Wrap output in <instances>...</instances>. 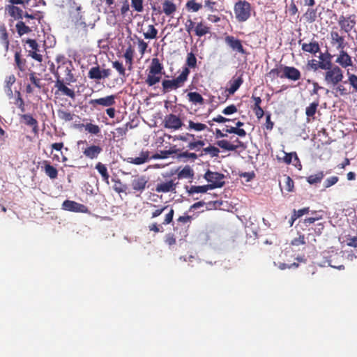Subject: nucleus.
<instances>
[{
	"mask_svg": "<svg viewBox=\"0 0 357 357\" xmlns=\"http://www.w3.org/2000/svg\"><path fill=\"white\" fill-rule=\"evenodd\" d=\"M328 63L326 65L328 68L324 69L326 70L324 81L327 86L334 88L342 81L344 78L343 70L340 66L333 65L331 61H328Z\"/></svg>",
	"mask_w": 357,
	"mask_h": 357,
	"instance_id": "obj_1",
	"label": "nucleus"
},
{
	"mask_svg": "<svg viewBox=\"0 0 357 357\" xmlns=\"http://www.w3.org/2000/svg\"><path fill=\"white\" fill-rule=\"evenodd\" d=\"M56 61L59 65L56 70L59 72L60 70L63 73L65 77L63 79H64L68 84H70L71 83L76 82L75 75L73 73V71L75 70L73 62L63 56H58ZM52 70H55L54 65H52L51 68V71Z\"/></svg>",
	"mask_w": 357,
	"mask_h": 357,
	"instance_id": "obj_2",
	"label": "nucleus"
},
{
	"mask_svg": "<svg viewBox=\"0 0 357 357\" xmlns=\"http://www.w3.org/2000/svg\"><path fill=\"white\" fill-rule=\"evenodd\" d=\"M190 70L188 68H184L181 73L176 78L172 79H164L162 82V92L164 93H168L172 90H176L183 86L184 83L187 81Z\"/></svg>",
	"mask_w": 357,
	"mask_h": 357,
	"instance_id": "obj_3",
	"label": "nucleus"
},
{
	"mask_svg": "<svg viewBox=\"0 0 357 357\" xmlns=\"http://www.w3.org/2000/svg\"><path fill=\"white\" fill-rule=\"evenodd\" d=\"M163 66L158 58H153L145 80L149 86H152L160 81Z\"/></svg>",
	"mask_w": 357,
	"mask_h": 357,
	"instance_id": "obj_4",
	"label": "nucleus"
},
{
	"mask_svg": "<svg viewBox=\"0 0 357 357\" xmlns=\"http://www.w3.org/2000/svg\"><path fill=\"white\" fill-rule=\"evenodd\" d=\"M270 74L276 75L280 78H287L291 81H297L301 79V73L298 69L293 66H281L278 68H273Z\"/></svg>",
	"mask_w": 357,
	"mask_h": 357,
	"instance_id": "obj_5",
	"label": "nucleus"
},
{
	"mask_svg": "<svg viewBox=\"0 0 357 357\" xmlns=\"http://www.w3.org/2000/svg\"><path fill=\"white\" fill-rule=\"evenodd\" d=\"M234 11L238 22H245L251 16V4L245 0H240L234 4Z\"/></svg>",
	"mask_w": 357,
	"mask_h": 357,
	"instance_id": "obj_6",
	"label": "nucleus"
},
{
	"mask_svg": "<svg viewBox=\"0 0 357 357\" xmlns=\"http://www.w3.org/2000/svg\"><path fill=\"white\" fill-rule=\"evenodd\" d=\"M56 81L54 83V88L56 89L55 94H59L62 96H66L71 99L74 100L76 97L75 92L73 89L68 87V85L64 79L61 77L60 73L57 70H52Z\"/></svg>",
	"mask_w": 357,
	"mask_h": 357,
	"instance_id": "obj_7",
	"label": "nucleus"
},
{
	"mask_svg": "<svg viewBox=\"0 0 357 357\" xmlns=\"http://www.w3.org/2000/svg\"><path fill=\"white\" fill-rule=\"evenodd\" d=\"M149 178L146 175L136 174L132 176L130 186L132 192L141 195L148 187Z\"/></svg>",
	"mask_w": 357,
	"mask_h": 357,
	"instance_id": "obj_8",
	"label": "nucleus"
},
{
	"mask_svg": "<svg viewBox=\"0 0 357 357\" xmlns=\"http://www.w3.org/2000/svg\"><path fill=\"white\" fill-rule=\"evenodd\" d=\"M204 178L210 183L208 185L211 190L222 188L225 185V181L223 180L225 176L221 173L212 172L208 169L205 173Z\"/></svg>",
	"mask_w": 357,
	"mask_h": 357,
	"instance_id": "obj_9",
	"label": "nucleus"
},
{
	"mask_svg": "<svg viewBox=\"0 0 357 357\" xmlns=\"http://www.w3.org/2000/svg\"><path fill=\"white\" fill-rule=\"evenodd\" d=\"M162 125L165 128L173 130H178L184 126L181 118L174 114H167L162 121Z\"/></svg>",
	"mask_w": 357,
	"mask_h": 357,
	"instance_id": "obj_10",
	"label": "nucleus"
},
{
	"mask_svg": "<svg viewBox=\"0 0 357 357\" xmlns=\"http://www.w3.org/2000/svg\"><path fill=\"white\" fill-rule=\"evenodd\" d=\"M112 74L109 68L101 69L98 64L91 67L88 72V77L91 79L99 81L108 78Z\"/></svg>",
	"mask_w": 357,
	"mask_h": 357,
	"instance_id": "obj_11",
	"label": "nucleus"
},
{
	"mask_svg": "<svg viewBox=\"0 0 357 357\" xmlns=\"http://www.w3.org/2000/svg\"><path fill=\"white\" fill-rule=\"evenodd\" d=\"M116 95L112 94L100 98L91 99L89 100V104L96 109H98V106L104 107H112L116 104Z\"/></svg>",
	"mask_w": 357,
	"mask_h": 357,
	"instance_id": "obj_12",
	"label": "nucleus"
},
{
	"mask_svg": "<svg viewBox=\"0 0 357 357\" xmlns=\"http://www.w3.org/2000/svg\"><path fill=\"white\" fill-rule=\"evenodd\" d=\"M177 184L174 179H165L157 183L155 190L159 193L176 192Z\"/></svg>",
	"mask_w": 357,
	"mask_h": 357,
	"instance_id": "obj_13",
	"label": "nucleus"
},
{
	"mask_svg": "<svg viewBox=\"0 0 357 357\" xmlns=\"http://www.w3.org/2000/svg\"><path fill=\"white\" fill-rule=\"evenodd\" d=\"M331 36V44L337 50L342 51L345 50L348 43L345 40L344 36L340 35L337 31H331L330 33Z\"/></svg>",
	"mask_w": 357,
	"mask_h": 357,
	"instance_id": "obj_14",
	"label": "nucleus"
},
{
	"mask_svg": "<svg viewBox=\"0 0 357 357\" xmlns=\"http://www.w3.org/2000/svg\"><path fill=\"white\" fill-rule=\"evenodd\" d=\"M226 44L234 51L243 55L248 54L246 50L242 45V42L238 38L232 36H226L225 38Z\"/></svg>",
	"mask_w": 357,
	"mask_h": 357,
	"instance_id": "obj_15",
	"label": "nucleus"
},
{
	"mask_svg": "<svg viewBox=\"0 0 357 357\" xmlns=\"http://www.w3.org/2000/svg\"><path fill=\"white\" fill-rule=\"evenodd\" d=\"M338 24L342 31L347 33H349L356 25L354 15H349L348 17L341 15L338 20Z\"/></svg>",
	"mask_w": 357,
	"mask_h": 357,
	"instance_id": "obj_16",
	"label": "nucleus"
},
{
	"mask_svg": "<svg viewBox=\"0 0 357 357\" xmlns=\"http://www.w3.org/2000/svg\"><path fill=\"white\" fill-rule=\"evenodd\" d=\"M62 208L77 213H87L89 211L85 205L71 200H65L62 204Z\"/></svg>",
	"mask_w": 357,
	"mask_h": 357,
	"instance_id": "obj_17",
	"label": "nucleus"
},
{
	"mask_svg": "<svg viewBox=\"0 0 357 357\" xmlns=\"http://www.w3.org/2000/svg\"><path fill=\"white\" fill-rule=\"evenodd\" d=\"M102 148L99 145H90L83 150L84 156L90 160L97 159L102 153Z\"/></svg>",
	"mask_w": 357,
	"mask_h": 357,
	"instance_id": "obj_18",
	"label": "nucleus"
},
{
	"mask_svg": "<svg viewBox=\"0 0 357 357\" xmlns=\"http://www.w3.org/2000/svg\"><path fill=\"white\" fill-rule=\"evenodd\" d=\"M335 63H338L343 68L353 66L351 56L344 50L339 51V54L337 56Z\"/></svg>",
	"mask_w": 357,
	"mask_h": 357,
	"instance_id": "obj_19",
	"label": "nucleus"
},
{
	"mask_svg": "<svg viewBox=\"0 0 357 357\" xmlns=\"http://www.w3.org/2000/svg\"><path fill=\"white\" fill-rule=\"evenodd\" d=\"M26 43L28 45L30 50H29V56H31L33 59L36 60L37 61H42L43 56L38 53L39 51L38 45L36 40L33 39H27Z\"/></svg>",
	"mask_w": 357,
	"mask_h": 357,
	"instance_id": "obj_20",
	"label": "nucleus"
},
{
	"mask_svg": "<svg viewBox=\"0 0 357 357\" xmlns=\"http://www.w3.org/2000/svg\"><path fill=\"white\" fill-rule=\"evenodd\" d=\"M177 10V6L172 0H164L162 3V13L173 17Z\"/></svg>",
	"mask_w": 357,
	"mask_h": 357,
	"instance_id": "obj_21",
	"label": "nucleus"
},
{
	"mask_svg": "<svg viewBox=\"0 0 357 357\" xmlns=\"http://www.w3.org/2000/svg\"><path fill=\"white\" fill-rule=\"evenodd\" d=\"M192 220V217L188 215H185L180 216L176 220V225L174 226V231L176 232L179 229H184V232L186 233L187 228L189 227V225L191 223Z\"/></svg>",
	"mask_w": 357,
	"mask_h": 357,
	"instance_id": "obj_22",
	"label": "nucleus"
},
{
	"mask_svg": "<svg viewBox=\"0 0 357 357\" xmlns=\"http://www.w3.org/2000/svg\"><path fill=\"white\" fill-rule=\"evenodd\" d=\"M20 119L23 120L24 123L26 126L32 127V132L34 133V135L38 134V123L35 118H33L31 114H22L20 116Z\"/></svg>",
	"mask_w": 357,
	"mask_h": 357,
	"instance_id": "obj_23",
	"label": "nucleus"
},
{
	"mask_svg": "<svg viewBox=\"0 0 357 357\" xmlns=\"http://www.w3.org/2000/svg\"><path fill=\"white\" fill-rule=\"evenodd\" d=\"M301 49L303 52L312 54H316L320 52V46L319 43L314 40H312L309 43H302Z\"/></svg>",
	"mask_w": 357,
	"mask_h": 357,
	"instance_id": "obj_24",
	"label": "nucleus"
},
{
	"mask_svg": "<svg viewBox=\"0 0 357 357\" xmlns=\"http://www.w3.org/2000/svg\"><path fill=\"white\" fill-rule=\"evenodd\" d=\"M211 33V28L202 20L196 24L194 29V33L196 36L201 38Z\"/></svg>",
	"mask_w": 357,
	"mask_h": 357,
	"instance_id": "obj_25",
	"label": "nucleus"
},
{
	"mask_svg": "<svg viewBox=\"0 0 357 357\" xmlns=\"http://www.w3.org/2000/svg\"><path fill=\"white\" fill-rule=\"evenodd\" d=\"M70 17L71 21L75 24H84L86 26V22L83 21L81 6H77L75 9L72 10L70 12Z\"/></svg>",
	"mask_w": 357,
	"mask_h": 357,
	"instance_id": "obj_26",
	"label": "nucleus"
},
{
	"mask_svg": "<svg viewBox=\"0 0 357 357\" xmlns=\"http://www.w3.org/2000/svg\"><path fill=\"white\" fill-rule=\"evenodd\" d=\"M0 43L4 47L5 51L8 52L9 49L8 33L4 24L0 25Z\"/></svg>",
	"mask_w": 357,
	"mask_h": 357,
	"instance_id": "obj_27",
	"label": "nucleus"
},
{
	"mask_svg": "<svg viewBox=\"0 0 357 357\" xmlns=\"http://www.w3.org/2000/svg\"><path fill=\"white\" fill-rule=\"evenodd\" d=\"M149 152L148 151H142L139 157L128 158V162L135 165H142L149 160Z\"/></svg>",
	"mask_w": 357,
	"mask_h": 357,
	"instance_id": "obj_28",
	"label": "nucleus"
},
{
	"mask_svg": "<svg viewBox=\"0 0 357 357\" xmlns=\"http://www.w3.org/2000/svg\"><path fill=\"white\" fill-rule=\"evenodd\" d=\"M95 168L97 169L98 173L102 176V180L105 182L107 185L109 184V174L107 171V167L102 164L100 162H98L96 165Z\"/></svg>",
	"mask_w": 357,
	"mask_h": 357,
	"instance_id": "obj_29",
	"label": "nucleus"
},
{
	"mask_svg": "<svg viewBox=\"0 0 357 357\" xmlns=\"http://www.w3.org/2000/svg\"><path fill=\"white\" fill-rule=\"evenodd\" d=\"M6 10L8 11V14L15 20L22 19L24 15L23 10L13 5L7 6Z\"/></svg>",
	"mask_w": 357,
	"mask_h": 357,
	"instance_id": "obj_30",
	"label": "nucleus"
},
{
	"mask_svg": "<svg viewBox=\"0 0 357 357\" xmlns=\"http://www.w3.org/2000/svg\"><path fill=\"white\" fill-rule=\"evenodd\" d=\"M194 171L190 165H185L181 171L177 173V178L178 179L183 178H193Z\"/></svg>",
	"mask_w": 357,
	"mask_h": 357,
	"instance_id": "obj_31",
	"label": "nucleus"
},
{
	"mask_svg": "<svg viewBox=\"0 0 357 357\" xmlns=\"http://www.w3.org/2000/svg\"><path fill=\"white\" fill-rule=\"evenodd\" d=\"M185 189L189 195L194 193H205L208 190H211L208 184L204 185H191L190 187L186 186Z\"/></svg>",
	"mask_w": 357,
	"mask_h": 357,
	"instance_id": "obj_32",
	"label": "nucleus"
},
{
	"mask_svg": "<svg viewBox=\"0 0 357 357\" xmlns=\"http://www.w3.org/2000/svg\"><path fill=\"white\" fill-rule=\"evenodd\" d=\"M284 156L282 158L278 156V160L280 161H282L285 164H290L292 162V160L294 159V162H300L299 158L297 155V153L296 152H291V153H286L283 151Z\"/></svg>",
	"mask_w": 357,
	"mask_h": 357,
	"instance_id": "obj_33",
	"label": "nucleus"
},
{
	"mask_svg": "<svg viewBox=\"0 0 357 357\" xmlns=\"http://www.w3.org/2000/svg\"><path fill=\"white\" fill-rule=\"evenodd\" d=\"M188 123V126L186 128L190 131L202 132L208 129L207 126L202 123L196 122L193 120H189Z\"/></svg>",
	"mask_w": 357,
	"mask_h": 357,
	"instance_id": "obj_34",
	"label": "nucleus"
},
{
	"mask_svg": "<svg viewBox=\"0 0 357 357\" xmlns=\"http://www.w3.org/2000/svg\"><path fill=\"white\" fill-rule=\"evenodd\" d=\"M243 82V79L241 76L238 77L237 78H233L229 82L230 86L227 89V91L229 94H234L241 86Z\"/></svg>",
	"mask_w": 357,
	"mask_h": 357,
	"instance_id": "obj_35",
	"label": "nucleus"
},
{
	"mask_svg": "<svg viewBox=\"0 0 357 357\" xmlns=\"http://www.w3.org/2000/svg\"><path fill=\"white\" fill-rule=\"evenodd\" d=\"M324 62H319L315 59H312L308 61L307 62V66L309 68L312 69L313 70H317L319 68L324 70L328 68V66H326L327 64H328L329 61H324Z\"/></svg>",
	"mask_w": 357,
	"mask_h": 357,
	"instance_id": "obj_36",
	"label": "nucleus"
},
{
	"mask_svg": "<svg viewBox=\"0 0 357 357\" xmlns=\"http://www.w3.org/2000/svg\"><path fill=\"white\" fill-rule=\"evenodd\" d=\"M15 62L16 64V67L17 69L21 71L22 73H24L26 70V61L24 59H22L21 57L20 52H16L15 53Z\"/></svg>",
	"mask_w": 357,
	"mask_h": 357,
	"instance_id": "obj_37",
	"label": "nucleus"
},
{
	"mask_svg": "<svg viewBox=\"0 0 357 357\" xmlns=\"http://www.w3.org/2000/svg\"><path fill=\"white\" fill-rule=\"evenodd\" d=\"M15 27L18 35L20 36L32 31V29L30 26L26 25L25 22L22 21H19L16 24Z\"/></svg>",
	"mask_w": 357,
	"mask_h": 357,
	"instance_id": "obj_38",
	"label": "nucleus"
},
{
	"mask_svg": "<svg viewBox=\"0 0 357 357\" xmlns=\"http://www.w3.org/2000/svg\"><path fill=\"white\" fill-rule=\"evenodd\" d=\"M134 54L135 50L133 49L132 45H130L126 50V52L123 54V57L126 59V63L127 65H128L129 68H130L132 65Z\"/></svg>",
	"mask_w": 357,
	"mask_h": 357,
	"instance_id": "obj_39",
	"label": "nucleus"
},
{
	"mask_svg": "<svg viewBox=\"0 0 357 357\" xmlns=\"http://www.w3.org/2000/svg\"><path fill=\"white\" fill-rule=\"evenodd\" d=\"M187 96L188 97L189 101L193 104H199L202 105L204 103V99L202 95L197 92H190Z\"/></svg>",
	"mask_w": 357,
	"mask_h": 357,
	"instance_id": "obj_40",
	"label": "nucleus"
},
{
	"mask_svg": "<svg viewBox=\"0 0 357 357\" xmlns=\"http://www.w3.org/2000/svg\"><path fill=\"white\" fill-rule=\"evenodd\" d=\"M202 7L203 5L197 2L196 0H189L185 4V8L189 12H198Z\"/></svg>",
	"mask_w": 357,
	"mask_h": 357,
	"instance_id": "obj_41",
	"label": "nucleus"
},
{
	"mask_svg": "<svg viewBox=\"0 0 357 357\" xmlns=\"http://www.w3.org/2000/svg\"><path fill=\"white\" fill-rule=\"evenodd\" d=\"M45 172L52 179L56 178L58 176L57 169L47 161H45Z\"/></svg>",
	"mask_w": 357,
	"mask_h": 357,
	"instance_id": "obj_42",
	"label": "nucleus"
},
{
	"mask_svg": "<svg viewBox=\"0 0 357 357\" xmlns=\"http://www.w3.org/2000/svg\"><path fill=\"white\" fill-rule=\"evenodd\" d=\"M205 145V142L202 139L196 140L195 138L189 142L187 147L190 150L199 151Z\"/></svg>",
	"mask_w": 357,
	"mask_h": 357,
	"instance_id": "obj_43",
	"label": "nucleus"
},
{
	"mask_svg": "<svg viewBox=\"0 0 357 357\" xmlns=\"http://www.w3.org/2000/svg\"><path fill=\"white\" fill-rule=\"evenodd\" d=\"M339 258H342V256L338 255L337 253L331 256L330 259H328V265L338 270L344 269V266L342 264H340L337 262V259H338Z\"/></svg>",
	"mask_w": 357,
	"mask_h": 357,
	"instance_id": "obj_44",
	"label": "nucleus"
},
{
	"mask_svg": "<svg viewBox=\"0 0 357 357\" xmlns=\"http://www.w3.org/2000/svg\"><path fill=\"white\" fill-rule=\"evenodd\" d=\"M324 177L323 172H319L315 174L310 175L306 178L307 181L312 185L320 183Z\"/></svg>",
	"mask_w": 357,
	"mask_h": 357,
	"instance_id": "obj_45",
	"label": "nucleus"
},
{
	"mask_svg": "<svg viewBox=\"0 0 357 357\" xmlns=\"http://www.w3.org/2000/svg\"><path fill=\"white\" fill-rule=\"evenodd\" d=\"M158 30L154 25L149 24L147 27V31L144 33L146 39H155L157 37Z\"/></svg>",
	"mask_w": 357,
	"mask_h": 357,
	"instance_id": "obj_46",
	"label": "nucleus"
},
{
	"mask_svg": "<svg viewBox=\"0 0 357 357\" xmlns=\"http://www.w3.org/2000/svg\"><path fill=\"white\" fill-rule=\"evenodd\" d=\"M58 117L66 122L71 121L73 119L74 114L70 112L59 109L57 112Z\"/></svg>",
	"mask_w": 357,
	"mask_h": 357,
	"instance_id": "obj_47",
	"label": "nucleus"
},
{
	"mask_svg": "<svg viewBox=\"0 0 357 357\" xmlns=\"http://www.w3.org/2000/svg\"><path fill=\"white\" fill-rule=\"evenodd\" d=\"M218 2L214 0H204V7L206 11H218Z\"/></svg>",
	"mask_w": 357,
	"mask_h": 357,
	"instance_id": "obj_48",
	"label": "nucleus"
},
{
	"mask_svg": "<svg viewBox=\"0 0 357 357\" xmlns=\"http://www.w3.org/2000/svg\"><path fill=\"white\" fill-rule=\"evenodd\" d=\"M319 107V101H315L310 104L305 109V114L307 117H313L317 112Z\"/></svg>",
	"mask_w": 357,
	"mask_h": 357,
	"instance_id": "obj_49",
	"label": "nucleus"
},
{
	"mask_svg": "<svg viewBox=\"0 0 357 357\" xmlns=\"http://www.w3.org/2000/svg\"><path fill=\"white\" fill-rule=\"evenodd\" d=\"M86 131L92 135H98L100 132V128L98 125L93 124L91 123H87L86 124H82Z\"/></svg>",
	"mask_w": 357,
	"mask_h": 357,
	"instance_id": "obj_50",
	"label": "nucleus"
},
{
	"mask_svg": "<svg viewBox=\"0 0 357 357\" xmlns=\"http://www.w3.org/2000/svg\"><path fill=\"white\" fill-rule=\"evenodd\" d=\"M15 80H16V79H15V77L14 75H9L6 79L5 89H6L7 93L9 96H11L13 94L11 86L15 82Z\"/></svg>",
	"mask_w": 357,
	"mask_h": 357,
	"instance_id": "obj_51",
	"label": "nucleus"
},
{
	"mask_svg": "<svg viewBox=\"0 0 357 357\" xmlns=\"http://www.w3.org/2000/svg\"><path fill=\"white\" fill-rule=\"evenodd\" d=\"M29 80L31 81V84L38 89H41L42 84H41V79L38 78L36 76V73L34 71L30 70V73H29Z\"/></svg>",
	"mask_w": 357,
	"mask_h": 357,
	"instance_id": "obj_52",
	"label": "nucleus"
},
{
	"mask_svg": "<svg viewBox=\"0 0 357 357\" xmlns=\"http://www.w3.org/2000/svg\"><path fill=\"white\" fill-rule=\"evenodd\" d=\"M304 17L307 22H314L317 19V10L313 8H308L304 14Z\"/></svg>",
	"mask_w": 357,
	"mask_h": 357,
	"instance_id": "obj_53",
	"label": "nucleus"
},
{
	"mask_svg": "<svg viewBox=\"0 0 357 357\" xmlns=\"http://www.w3.org/2000/svg\"><path fill=\"white\" fill-rule=\"evenodd\" d=\"M188 68H195L197 67V58L192 52L188 53L186 59Z\"/></svg>",
	"mask_w": 357,
	"mask_h": 357,
	"instance_id": "obj_54",
	"label": "nucleus"
},
{
	"mask_svg": "<svg viewBox=\"0 0 357 357\" xmlns=\"http://www.w3.org/2000/svg\"><path fill=\"white\" fill-rule=\"evenodd\" d=\"M217 145L222 149L227 151H236V147L233 144L229 143L227 140L222 139L217 142Z\"/></svg>",
	"mask_w": 357,
	"mask_h": 357,
	"instance_id": "obj_55",
	"label": "nucleus"
},
{
	"mask_svg": "<svg viewBox=\"0 0 357 357\" xmlns=\"http://www.w3.org/2000/svg\"><path fill=\"white\" fill-rule=\"evenodd\" d=\"M203 152H204L205 154H209L211 157H218L220 153V150L218 148L210 145L208 147L203 149Z\"/></svg>",
	"mask_w": 357,
	"mask_h": 357,
	"instance_id": "obj_56",
	"label": "nucleus"
},
{
	"mask_svg": "<svg viewBox=\"0 0 357 357\" xmlns=\"http://www.w3.org/2000/svg\"><path fill=\"white\" fill-rule=\"evenodd\" d=\"M151 206L157 208L151 213V218H155L160 215L165 211L169 209V206H159L154 204H151Z\"/></svg>",
	"mask_w": 357,
	"mask_h": 357,
	"instance_id": "obj_57",
	"label": "nucleus"
},
{
	"mask_svg": "<svg viewBox=\"0 0 357 357\" xmlns=\"http://www.w3.org/2000/svg\"><path fill=\"white\" fill-rule=\"evenodd\" d=\"M225 131L227 133H234L241 137H245L246 135V132L244 129L238 128L236 127H227Z\"/></svg>",
	"mask_w": 357,
	"mask_h": 357,
	"instance_id": "obj_58",
	"label": "nucleus"
},
{
	"mask_svg": "<svg viewBox=\"0 0 357 357\" xmlns=\"http://www.w3.org/2000/svg\"><path fill=\"white\" fill-rule=\"evenodd\" d=\"M348 82L353 88L354 91L357 93V75L347 72Z\"/></svg>",
	"mask_w": 357,
	"mask_h": 357,
	"instance_id": "obj_59",
	"label": "nucleus"
},
{
	"mask_svg": "<svg viewBox=\"0 0 357 357\" xmlns=\"http://www.w3.org/2000/svg\"><path fill=\"white\" fill-rule=\"evenodd\" d=\"M144 0H131V6L133 10L137 13H142L144 10Z\"/></svg>",
	"mask_w": 357,
	"mask_h": 357,
	"instance_id": "obj_60",
	"label": "nucleus"
},
{
	"mask_svg": "<svg viewBox=\"0 0 357 357\" xmlns=\"http://www.w3.org/2000/svg\"><path fill=\"white\" fill-rule=\"evenodd\" d=\"M195 26L196 24L190 18H188L185 22V29L189 35L194 32Z\"/></svg>",
	"mask_w": 357,
	"mask_h": 357,
	"instance_id": "obj_61",
	"label": "nucleus"
},
{
	"mask_svg": "<svg viewBox=\"0 0 357 357\" xmlns=\"http://www.w3.org/2000/svg\"><path fill=\"white\" fill-rule=\"evenodd\" d=\"M112 67L115 68L121 76H125L126 75V69L123 67L122 63L115 61L112 62Z\"/></svg>",
	"mask_w": 357,
	"mask_h": 357,
	"instance_id": "obj_62",
	"label": "nucleus"
},
{
	"mask_svg": "<svg viewBox=\"0 0 357 357\" xmlns=\"http://www.w3.org/2000/svg\"><path fill=\"white\" fill-rule=\"evenodd\" d=\"M174 215V210L172 208H170L165 215V219L162 222V225H167L170 224L173 220Z\"/></svg>",
	"mask_w": 357,
	"mask_h": 357,
	"instance_id": "obj_63",
	"label": "nucleus"
},
{
	"mask_svg": "<svg viewBox=\"0 0 357 357\" xmlns=\"http://www.w3.org/2000/svg\"><path fill=\"white\" fill-rule=\"evenodd\" d=\"M339 181V178L336 176H333L326 178L324 183V185L325 188H330L331 186L335 185Z\"/></svg>",
	"mask_w": 357,
	"mask_h": 357,
	"instance_id": "obj_64",
	"label": "nucleus"
}]
</instances>
